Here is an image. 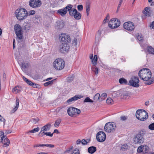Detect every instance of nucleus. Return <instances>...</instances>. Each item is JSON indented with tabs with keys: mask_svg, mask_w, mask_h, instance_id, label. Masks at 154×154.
Here are the masks:
<instances>
[{
	"mask_svg": "<svg viewBox=\"0 0 154 154\" xmlns=\"http://www.w3.org/2000/svg\"><path fill=\"white\" fill-rule=\"evenodd\" d=\"M136 116L138 120L144 121L147 119L148 115V113L144 110L139 109L136 112Z\"/></svg>",
	"mask_w": 154,
	"mask_h": 154,
	"instance_id": "nucleus-2",
	"label": "nucleus"
},
{
	"mask_svg": "<svg viewBox=\"0 0 154 154\" xmlns=\"http://www.w3.org/2000/svg\"><path fill=\"white\" fill-rule=\"evenodd\" d=\"M67 10H58L57 13L62 16H64L67 13Z\"/></svg>",
	"mask_w": 154,
	"mask_h": 154,
	"instance_id": "nucleus-30",
	"label": "nucleus"
},
{
	"mask_svg": "<svg viewBox=\"0 0 154 154\" xmlns=\"http://www.w3.org/2000/svg\"><path fill=\"white\" fill-rule=\"evenodd\" d=\"M91 2L89 0H87L85 3L86 10H90L91 8Z\"/></svg>",
	"mask_w": 154,
	"mask_h": 154,
	"instance_id": "nucleus-27",
	"label": "nucleus"
},
{
	"mask_svg": "<svg viewBox=\"0 0 154 154\" xmlns=\"http://www.w3.org/2000/svg\"><path fill=\"white\" fill-rule=\"evenodd\" d=\"M40 130L39 127H38L37 128H35L33 130H30L29 131V132L31 133H34L38 132Z\"/></svg>",
	"mask_w": 154,
	"mask_h": 154,
	"instance_id": "nucleus-41",
	"label": "nucleus"
},
{
	"mask_svg": "<svg viewBox=\"0 0 154 154\" xmlns=\"http://www.w3.org/2000/svg\"><path fill=\"white\" fill-rule=\"evenodd\" d=\"M61 121V119H57L55 122V123L54 124V126L55 127H57L59 125V124L60 123Z\"/></svg>",
	"mask_w": 154,
	"mask_h": 154,
	"instance_id": "nucleus-39",
	"label": "nucleus"
},
{
	"mask_svg": "<svg viewBox=\"0 0 154 154\" xmlns=\"http://www.w3.org/2000/svg\"><path fill=\"white\" fill-rule=\"evenodd\" d=\"M139 80L137 77L134 76L132 77L129 81L128 85L135 87H138L139 86L138 83Z\"/></svg>",
	"mask_w": 154,
	"mask_h": 154,
	"instance_id": "nucleus-9",
	"label": "nucleus"
},
{
	"mask_svg": "<svg viewBox=\"0 0 154 154\" xmlns=\"http://www.w3.org/2000/svg\"><path fill=\"white\" fill-rule=\"evenodd\" d=\"M51 124L50 123H48L42 128V131H49L51 128Z\"/></svg>",
	"mask_w": 154,
	"mask_h": 154,
	"instance_id": "nucleus-20",
	"label": "nucleus"
},
{
	"mask_svg": "<svg viewBox=\"0 0 154 154\" xmlns=\"http://www.w3.org/2000/svg\"><path fill=\"white\" fill-rule=\"evenodd\" d=\"M19 100L18 98L16 99V106L11 111V113H13L15 112L18 109L19 106Z\"/></svg>",
	"mask_w": 154,
	"mask_h": 154,
	"instance_id": "nucleus-23",
	"label": "nucleus"
},
{
	"mask_svg": "<svg viewBox=\"0 0 154 154\" xmlns=\"http://www.w3.org/2000/svg\"><path fill=\"white\" fill-rule=\"evenodd\" d=\"M147 51L149 54H154V49L152 47L150 46L148 47Z\"/></svg>",
	"mask_w": 154,
	"mask_h": 154,
	"instance_id": "nucleus-33",
	"label": "nucleus"
},
{
	"mask_svg": "<svg viewBox=\"0 0 154 154\" xmlns=\"http://www.w3.org/2000/svg\"><path fill=\"white\" fill-rule=\"evenodd\" d=\"M83 97V96L81 95H75L73 97H72L71 98H70L69 99H68L67 101V102L68 103H70L72 101H75L79 99H80Z\"/></svg>",
	"mask_w": 154,
	"mask_h": 154,
	"instance_id": "nucleus-19",
	"label": "nucleus"
},
{
	"mask_svg": "<svg viewBox=\"0 0 154 154\" xmlns=\"http://www.w3.org/2000/svg\"><path fill=\"white\" fill-rule=\"evenodd\" d=\"M26 83L29 85H31L34 88L36 86V85L33 83L32 82L29 80H28L27 82H26Z\"/></svg>",
	"mask_w": 154,
	"mask_h": 154,
	"instance_id": "nucleus-42",
	"label": "nucleus"
},
{
	"mask_svg": "<svg viewBox=\"0 0 154 154\" xmlns=\"http://www.w3.org/2000/svg\"><path fill=\"white\" fill-rule=\"evenodd\" d=\"M115 125V124L114 125ZM116 126L110 122L107 123L104 127L105 131L108 132H113L115 130V127Z\"/></svg>",
	"mask_w": 154,
	"mask_h": 154,
	"instance_id": "nucleus-12",
	"label": "nucleus"
},
{
	"mask_svg": "<svg viewBox=\"0 0 154 154\" xmlns=\"http://www.w3.org/2000/svg\"><path fill=\"white\" fill-rule=\"evenodd\" d=\"M149 128L152 130H154V122L149 125Z\"/></svg>",
	"mask_w": 154,
	"mask_h": 154,
	"instance_id": "nucleus-46",
	"label": "nucleus"
},
{
	"mask_svg": "<svg viewBox=\"0 0 154 154\" xmlns=\"http://www.w3.org/2000/svg\"><path fill=\"white\" fill-rule=\"evenodd\" d=\"M39 120V118H37L35 119H32L30 120V122L33 124H36Z\"/></svg>",
	"mask_w": 154,
	"mask_h": 154,
	"instance_id": "nucleus-36",
	"label": "nucleus"
},
{
	"mask_svg": "<svg viewBox=\"0 0 154 154\" xmlns=\"http://www.w3.org/2000/svg\"><path fill=\"white\" fill-rule=\"evenodd\" d=\"M35 13V11L34 10H30L29 12L28 13V15H30L34 14Z\"/></svg>",
	"mask_w": 154,
	"mask_h": 154,
	"instance_id": "nucleus-55",
	"label": "nucleus"
},
{
	"mask_svg": "<svg viewBox=\"0 0 154 154\" xmlns=\"http://www.w3.org/2000/svg\"><path fill=\"white\" fill-rule=\"evenodd\" d=\"M71 154H80V153L79 150L75 149L74 150L73 152Z\"/></svg>",
	"mask_w": 154,
	"mask_h": 154,
	"instance_id": "nucleus-51",
	"label": "nucleus"
},
{
	"mask_svg": "<svg viewBox=\"0 0 154 154\" xmlns=\"http://www.w3.org/2000/svg\"><path fill=\"white\" fill-rule=\"evenodd\" d=\"M81 142H82V143L83 145H86L87 144V143H86V141L85 140L82 139V140Z\"/></svg>",
	"mask_w": 154,
	"mask_h": 154,
	"instance_id": "nucleus-59",
	"label": "nucleus"
},
{
	"mask_svg": "<svg viewBox=\"0 0 154 154\" xmlns=\"http://www.w3.org/2000/svg\"><path fill=\"white\" fill-rule=\"evenodd\" d=\"M15 33L17 35L16 39L19 42L23 39V35L22 28L19 24H16L14 26Z\"/></svg>",
	"mask_w": 154,
	"mask_h": 154,
	"instance_id": "nucleus-3",
	"label": "nucleus"
},
{
	"mask_svg": "<svg viewBox=\"0 0 154 154\" xmlns=\"http://www.w3.org/2000/svg\"><path fill=\"white\" fill-rule=\"evenodd\" d=\"M109 18V14H107L106 15V17L105 18L103 21V23H106L107 21V20Z\"/></svg>",
	"mask_w": 154,
	"mask_h": 154,
	"instance_id": "nucleus-47",
	"label": "nucleus"
},
{
	"mask_svg": "<svg viewBox=\"0 0 154 154\" xmlns=\"http://www.w3.org/2000/svg\"><path fill=\"white\" fill-rule=\"evenodd\" d=\"M12 132V131L11 130H5V134H6V135L8 134L11 133Z\"/></svg>",
	"mask_w": 154,
	"mask_h": 154,
	"instance_id": "nucleus-57",
	"label": "nucleus"
},
{
	"mask_svg": "<svg viewBox=\"0 0 154 154\" xmlns=\"http://www.w3.org/2000/svg\"><path fill=\"white\" fill-rule=\"evenodd\" d=\"M15 15L19 20H23L28 15L26 10H16Z\"/></svg>",
	"mask_w": 154,
	"mask_h": 154,
	"instance_id": "nucleus-6",
	"label": "nucleus"
},
{
	"mask_svg": "<svg viewBox=\"0 0 154 154\" xmlns=\"http://www.w3.org/2000/svg\"><path fill=\"white\" fill-rule=\"evenodd\" d=\"M88 152L91 154H93L97 150L96 147L92 146L89 147L88 149Z\"/></svg>",
	"mask_w": 154,
	"mask_h": 154,
	"instance_id": "nucleus-21",
	"label": "nucleus"
},
{
	"mask_svg": "<svg viewBox=\"0 0 154 154\" xmlns=\"http://www.w3.org/2000/svg\"><path fill=\"white\" fill-rule=\"evenodd\" d=\"M96 138L98 141L100 142H103L106 139V134L104 132L100 131L97 134Z\"/></svg>",
	"mask_w": 154,
	"mask_h": 154,
	"instance_id": "nucleus-10",
	"label": "nucleus"
},
{
	"mask_svg": "<svg viewBox=\"0 0 154 154\" xmlns=\"http://www.w3.org/2000/svg\"><path fill=\"white\" fill-rule=\"evenodd\" d=\"M77 8L78 10H82L83 9V5H79L77 6Z\"/></svg>",
	"mask_w": 154,
	"mask_h": 154,
	"instance_id": "nucleus-58",
	"label": "nucleus"
},
{
	"mask_svg": "<svg viewBox=\"0 0 154 154\" xmlns=\"http://www.w3.org/2000/svg\"><path fill=\"white\" fill-rule=\"evenodd\" d=\"M143 14L146 16L149 17L153 14L151 10H143Z\"/></svg>",
	"mask_w": 154,
	"mask_h": 154,
	"instance_id": "nucleus-22",
	"label": "nucleus"
},
{
	"mask_svg": "<svg viewBox=\"0 0 154 154\" xmlns=\"http://www.w3.org/2000/svg\"><path fill=\"white\" fill-rule=\"evenodd\" d=\"M73 44L75 45H76L77 44V41L76 39H74L73 42Z\"/></svg>",
	"mask_w": 154,
	"mask_h": 154,
	"instance_id": "nucleus-61",
	"label": "nucleus"
},
{
	"mask_svg": "<svg viewBox=\"0 0 154 154\" xmlns=\"http://www.w3.org/2000/svg\"><path fill=\"white\" fill-rule=\"evenodd\" d=\"M0 121L1 122H3L4 125L5 124V120L2 116L0 115Z\"/></svg>",
	"mask_w": 154,
	"mask_h": 154,
	"instance_id": "nucleus-54",
	"label": "nucleus"
},
{
	"mask_svg": "<svg viewBox=\"0 0 154 154\" xmlns=\"http://www.w3.org/2000/svg\"><path fill=\"white\" fill-rule=\"evenodd\" d=\"M43 146H46L50 148H54V145L53 144H43Z\"/></svg>",
	"mask_w": 154,
	"mask_h": 154,
	"instance_id": "nucleus-49",
	"label": "nucleus"
},
{
	"mask_svg": "<svg viewBox=\"0 0 154 154\" xmlns=\"http://www.w3.org/2000/svg\"><path fill=\"white\" fill-rule=\"evenodd\" d=\"M92 70L94 72H95V74H97L98 73V69L96 67H92Z\"/></svg>",
	"mask_w": 154,
	"mask_h": 154,
	"instance_id": "nucleus-45",
	"label": "nucleus"
},
{
	"mask_svg": "<svg viewBox=\"0 0 154 154\" xmlns=\"http://www.w3.org/2000/svg\"><path fill=\"white\" fill-rule=\"evenodd\" d=\"M94 99L96 101L98 100L100 101V94L98 93L96 94L94 96Z\"/></svg>",
	"mask_w": 154,
	"mask_h": 154,
	"instance_id": "nucleus-34",
	"label": "nucleus"
},
{
	"mask_svg": "<svg viewBox=\"0 0 154 154\" xmlns=\"http://www.w3.org/2000/svg\"><path fill=\"white\" fill-rule=\"evenodd\" d=\"M128 96V94L127 93H125L123 94V97L124 98H126Z\"/></svg>",
	"mask_w": 154,
	"mask_h": 154,
	"instance_id": "nucleus-63",
	"label": "nucleus"
},
{
	"mask_svg": "<svg viewBox=\"0 0 154 154\" xmlns=\"http://www.w3.org/2000/svg\"><path fill=\"white\" fill-rule=\"evenodd\" d=\"M41 18L39 17H35L33 18V21L34 23L36 24H38L41 22Z\"/></svg>",
	"mask_w": 154,
	"mask_h": 154,
	"instance_id": "nucleus-28",
	"label": "nucleus"
},
{
	"mask_svg": "<svg viewBox=\"0 0 154 154\" xmlns=\"http://www.w3.org/2000/svg\"><path fill=\"white\" fill-rule=\"evenodd\" d=\"M145 132L143 130L140 131L138 134L135 135L134 138L135 143H142L143 142V136L145 134Z\"/></svg>",
	"mask_w": 154,
	"mask_h": 154,
	"instance_id": "nucleus-5",
	"label": "nucleus"
},
{
	"mask_svg": "<svg viewBox=\"0 0 154 154\" xmlns=\"http://www.w3.org/2000/svg\"><path fill=\"white\" fill-rule=\"evenodd\" d=\"M120 119L122 121H125L127 119V117L126 116H122L120 117Z\"/></svg>",
	"mask_w": 154,
	"mask_h": 154,
	"instance_id": "nucleus-52",
	"label": "nucleus"
},
{
	"mask_svg": "<svg viewBox=\"0 0 154 154\" xmlns=\"http://www.w3.org/2000/svg\"><path fill=\"white\" fill-rule=\"evenodd\" d=\"M152 74L149 69L143 68L140 70L138 75L141 79L147 81L151 79V80L148 82L146 84L150 85L154 82V77H151Z\"/></svg>",
	"mask_w": 154,
	"mask_h": 154,
	"instance_id": "nucleus-1",
	"label": "nucleus"
},
{
	"mask_svg": "<svg viewBox=\"0 0 154 154\" xmlns=\"http://www.w3.org/2000/svg\"><path fill=\"white\" fill-rule=\"evenodd\" d=\"M119 83L121 84L127 85L128 84L127 80L124 78H121L119 80Z\"/></svg>",
	"mask_w": 154,
	"mask_h": 154,
	"instance_id": "nucleus-26",
	"label": "nucleus"
},
{
	"mask_svg": "<svg viewBox=\"0 0 154 154\" xmlns=\"http://www.w3.org/2000/svg\"><path fill=\"white\" fill-rule=\"evenodd\" d=\"M69 11V14L70 16H73L74 18L76 20L81 19V14L77 11V10H68Z\"/></svg>",
	"mask_w": 154,
	"mask_h": 154,
	"instance_id": "nucleus-16",
	"label": "nucleus"
},
{
	"mask_svg": "<svg viewBox=\"0 0 154 154\" xmlns=\"http://www.w3.org/2000/svg\"><path fill=\"white\" fill-rule=\"evenodd\" d=\"M97 55H94L93 58L91 60L92 63L93 64L94 66H95L97 64Z\"/></svg>",
	"mask_w": 154,
	"mask_h": 154,
	"instance_id": "nucleus-29",
	"label": "nucleus"
},
{
	"mask_svg": "<svg viewBox=\"0 0 154 154\" xmlns=\"http://www.w3.org/2000/svg\"><path fill=\"white\" fill-rule=\"evenodd\" d=\"M128 146L127 145L125 144H124L121 147V149L123 151H125L128 149Z\"/></svg>",
	"mask_w": 154,
	"mask_h": 154,
	"instance_id": "nucleus-44",
	"label": "nucleus"
},
{
	"mask_svg": "<svg viewBox=\"0 0 154 154\" xmlns=\"http://www.w3.org/2000/svg\"><path fill=\"white\" fill-rule=\"evenodd\" d=\"M64 26V23L62 21H57L55 25V28L57 30L63 28Z\"/></svg>",
	"mask_w": 154,
	"mask_h": 154,
	"instance_id": "nucleus-18",
	"label": "nucleus"
},
{
	"mask_svg": "<svg viewBox=\"0 0 154 154\" xmlns=\"http://www.w3.org/2000/svg\"><path fill=\"white\" fill-rule=\"evenodd\" d=\"M107 97V94L105 93H103L100 96V101L104 100Z\"/></svg>",
	"mask_w": 154,
	"mask_h": 154,
	"instance_id": "nucleus-32",
	"label": "nucleus"
},
{
	"mask_svg": "<svg viewBox=\"0 0 154 154\" xmlns=\"http://www.w3.org/2000/svg\"><path fill=\"white\" fill-rule=\"evenodd\" d=\"M21 91V90L19 89V86H16L12 90V92L15 94L19 93Z\"/></svg>",
	"mask_w": 154,
	"mask_h": 154,
	"instance_id": "nucleus-24",
	"label": "nucleus"
},
{
	"mask_svg": "<svg viewBox=\"0 0 154 154\" xmlns=\"http://www.w3.org/2000/svg\"><path fill=\"white\" fill-rule=\"evenodd\" d=\"M60 42L61 43L68 44L70 41V38L69 36L66 34H61L60 36Z\"/></svg>",
	"mask_w": 154,
	"mask_h": 154,
	"instance_id": "nucleus-14",
	"label": "nucleus"
},
{
	"mask_svg": "<svg viewBox=\"0 0 154 154\" xmlns=\"http://www.w3.org/2000/svg\"><path fill=\"white\" fill-rule=\"evenodd\" d=\"M69 48V46L68 44L61 43V44L60 46V51L63 53L67 52Z\"/></svg>",
	"mask_w": 154,
	"mask_h": 154,
	"instance_id": "nucleus-15",
	"label": "nucleus"
},
{
	"mask_svg": "<svg viewBox=\"0 0 154 154\" xmlns=\"http://www.w3.org/2000/svg\"><path fill=\"white\" fill-rule=\"evenodd\" d=\"M56 80V79H55L53 80H52L51 81L48 82H46L44 84V86H48L49 85H51L53 84V82L54 80Z\"/></svg>",
	"mask_w": 154,
	"mask_h": 154,
	"instance_id": "nucleus-37",
	"label": "nucleus"
},
{
	"mask_svg": "<svg viewBox=\"0 0 154 154\" xmlns=\"http://www.w3.org/2000/svg\"><path fill=\"white\" fill-rule=\"evenodd\" d=\"M138 39L140 41H142L143 40V36L141 34H139L137 36Z\"/></svg>",
	"mask_w": 154,
	"mask_h": 154,
	"instance_id": "nucleus-50",
	"label": "nucleus"
},
{
	"mask_svg": "<svg viewBox=\"0 0 154 154\" xmlns=\"http://www.w3.org/2000/svg\"><path fill=\"white\" fill-rule=\"evenodd\" d=\"M106 102V103L108 104H112L113 103V100L110 97L107 99Z\"/></svg>",
	"mask_w": 154,
	"mask_h": 154,
	"instance_id": "nucleus-40",
	"label": "nucleus"
},
{
	"mask_svg": "<svg viewBox=\"0 0 154 154\" xmlns=\"http://www.w3.org/2000/svg\"><path fill=\"white\" fill-rule=\"evenodd\" d=\"M124 28L129 31L133 30L135 27L134 23L131 22H127L123 24Z\"/></svg>",
	"mask_w": 154,
	"mask_h": 154,
	"instance_id": "nucleus-11",
	"label": "nucleus"
},
{
	"mask_svg": "<svg viewBox=\"0 0 154 154\" xmlns=\"http://www.w3.org/2000/svg\"><path fill=\"white\" fill-rule=\"evenodd\" d=\"M74 75H70L67 79V81L69 82H72L74 79Z\"/></svg>",
	"mask_w": 154,
	"mask_h": 154,
	"instance_id": "nucleus-35",
	"label": "nucleus"
},
{
	"mask_svg": "<svg viewBox=\"0 0 154 154\" xmlns=\"http://www.w3.org/2000/svg\"><path fill=\"white\" fill-rule=\"evenodd\" d=\"M18 62L22 70H23V69H25V68H27L28 66V64L27 63H23L20 62V63Z\"/></svg>",
	"mask_w": 154,
	"mask_h": 154,
	"instance_id": "nucleus-25",
	"label": "nucleus"
},
{
	"mask_svg": "<svg viewBox=\"0 0 154 154\" xmlns=\"http://www.w3.org/2000/svg\"><path fill=\"white\" fill-rule=\"evenodd\" d=\"M1 142L3 144V146L7 147L10 144V140L7 138L6 136H4L1 137Z\"/></svg>",
	"mask_w": 154,
	"mask_h": 154,
	"instance_id": "nucleus-17",
	"label": "nucleus"
},
{
	"mask_svg": "<svg viewBox=\"0 0 154 154\" xmlns=\"http://www.w3.org/2000/svg\"><path fill=\"white\" fill-rule=\"evenodd\" d=\"M120 25L119 20L116 18L111 19L109 22V27L111 29H115L117 28Z\"/></svg>",
	"mask_w": 154,
	"mask_h": 154,
	"instance_id": "nucleus-8",
	"label": "nucleus"
},
{
	"mask_svg": "<svg viewBox=\"0 0 154 154\" xmlns=\"http://www.w3.org/2000/svg\"><path fill=\"white\" fill-rule=\"evenodd\" d=\"M150 26L152 29H154V21L150 25Z\"/></svg>",
	"mask_w": 154,
	"mask_h": 154,
	"instance_id": "nucleus-64",
	"label": "nucleus"
},
{
	"mask_svg": "<svg viewBox=\"0 0 154 154\" xmlns=\"http://www.w3.org/2000/svg\"><path fill=\"white\" fill-rule=\"evenodd\" d=\"M72 5L70 4L69 5L66 7L64 9H62V10H71V9L72 8ZM75 8H73L72 9V10H76L75 9Z\"/></svg>",
	"mask_w": 154,
	"mask_h": 154,
	"instance_id": "nucleus-38",
	"label": "nucleus"
},
{
	"mask_svg": "<svg viewBox=\"0 0 154 154\" xmlns=\"http://www.w3.org/2000/svg\"><path fill=\"white\" fill-rule=\"evenodd\" d=\"M67 112L68 115L71 117H76L79 114L80 112V110L76 108L70 107L67 110Z\"/></svg>",
	"mask_w": 154,
	"mask_h": 154,
	"instance_id": "nucleus-7",
	"label": "nucleus"
},
{
	"mask_svg": "<svg viewBox=\"0 0 154 154\" xmlns=\"http://www.w3.org/2000/svg\"><path fill=\"white\" fill-rule=\"evenodd\" d=\"M144 149H146V146H141L138 148L137 151L139 153L141 152H143V150Z\"/></svg>",
	"mask_w": 154,
	"mask_h": 154,
	"instance_id": "nucleus-31",
	"label": "nucleus"
},
{
	"mask_svg": "<svg viewBox=\"0 0 154 154\" xmlns=\"http://www.w3.org/2000/svg\"><path fill=\"white\" fill-rule=\"evenodd\" d=\"M146 149H144L143 150V153L144 154L147 153L149 154V153L148 152L149 149L148 147L147 146H146Z\"/></svg>",
	"mask_w": 154,
	"mask_h": 154,
	"instance_id": "nucleus-53",
	"label": "nucleus"
},
{
	"mask_svg": "<svg viewBox=\"0 0 154 154\" xmlns=\"http://www.w3.org/2000/svg\"><path fill=\"white\" fill-rule=\"evenodd\" d=\"M65 63L61 59H57L53 62V66L55 69L57 70H61L64 67Z\"/></svg>",
	"mask_w": 154,
	"mask_h": 154,
	"instance_id": "nucleus-4",
	"label": "nucleus"
},
{
	"mask_svg": "<svg viewBox=\"0 0 154 154\" xmlns=\"http://www.w3.org/2000/svg\"><path fill=\"white\" fill-rule=\"evenodd\" d=\"M42 4V2L40 0H30L29 2L30 6L36 8L40 7Z\"/></svg>",
	"mask_w": 154,
	"mask_h": 154,
	"instance_id": "nucleus-13",
	"label": "nucleus"
},
{
	"mask_svg": "<svg viewBox=\"0 0 154 154\" xmlns=\"http://www.w3.org/2000/svg\"><path fill=\"white\" fill-rule=\"evenodd\" d=\"M84 102L93 103V101L89 97H87L85 99Z\"/></svg>",
	"mask_w": 154,
	"mask_h": 154,
	"instance_id": "nucleus-43",
	"label": "nucleus"
},
{
	"mask_svg": "<svg viewBox=\"0 0 154 154\" xmlns=\"http://www.w3.org/2000/svg\"><path fill=\"white\" fill-rule=\"evenodd\" d=\"M53 133L51 134L50 132H45V134L47 136H49L52 137L53 135Z\"/></svg>",
	"mask_w": 154,
	"mask_h": 154,
	"instance_id": "nucleus-56",
	"label": "nucleus"
},
{
	"mask_svg": "<svg viewBox=\"0 0 154 154\" xmlns=\"http://www.w3.org/2000/svg\"><path fill=\"white\" fill-rule=\"evenodd\" d=\"M2 136V137H3L4 136H6V135H4V133L3 131H0V137Z\"/></svg>",
	"mask_w": 154,
	"mask_h": 154,
	"instance_id": "nucleus-62",
	"label": "nucleus"
},
{
	"mask_svg": "<svg viewBox=\"0 0 154 154\" xmlns=\"http://www.w3.org/2000/svg\"><path fill=\"white\" fill-rule=\"evenodd\" d=\"M43 144H36L35 145H34L33 146L34 147H38L39 146H43Z\"/></svg>",
	"mask_w": 154,
	"mask_h": 154,
	"instance_id": "nucleus-60",
	"label": "nucleus"
},
{
	"mask_svg": "<svg viewBox=\"0 0 154 154\" xmlns=\"http://www.w3.org/2000/svg\"><path fill=\"white\" fill-rule=\"evenodd\" d=\"M45 132L44 131H42V129H41V131L39 133L38 135L40 137H42L45 134Z\"/></svg>",
	"mask_w": 154,
	"mask_h": 154,
	"instance_id": "nucleus-48",
	"label": "nucleus"
}]
</instances>
